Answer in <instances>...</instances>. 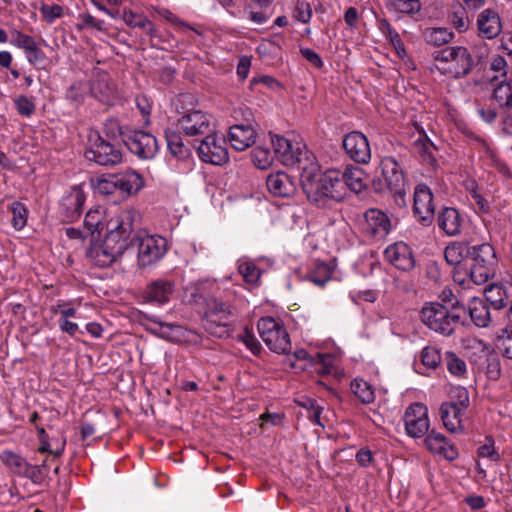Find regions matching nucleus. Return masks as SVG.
<instances>
[{
    "label": "nucleus",
    "instance_id": "09e8293b",
    "mask_svg": "<svg viewBox=\"0 0 512 512\" xmlns=\"http://www.w3.org/2000/svg\"><path fill=\"white\" fill-rule=\"evenodd\" d=\"M495 274V268L471 263L469 277L477 285L486 283Z\"/></svg>",
    "mask_w": 512,
    "mask_h": 512
},
{
    "label": "nucleus",
    "instance_id": "4c0bfd02",
    "mask_svg": "<svg viewBox=\"0 0 512 512\" xmlns=\"http://www.w3.org/2000/svg\"><path fill=\"white\" fill-rule=\"evenodd\" d=\"M104 219V211L98 207L95 209H90L84 219V227L87 233L91 236H94V234H100L104 228V225H106L103 222Z\"/></svg>",
    "mask_w": 512,
    "mask_h": 512
},
{
    "label": "nucleus",
    "instance_id": "f8f14e48",
    "mask_svg": "<svg viewBox=\"0 0 512 512\" xmlns=\"http://www.w3.org/2000/svg\"><path fill=\"white\" fill-rule=\"evenodd\" d=\"M407 434L412 438L423 437L429 430L428 409L422 403H413L407 407L404 417Z\"/></svg>",
    "mask_w": 512,
    "mask_h": 512
},
{
    "label": "nucleus",
    "instance_id": "f03ea898",
    "mask_svg": "<svg viewBox=\"0 0 512 512\" xmlns=\"http://www.w3.org/2000/svg\"><path fill=\"white\" fill-rule=\"evenodd\" d=\"M464 307L452 304V308L439 302H427L420 311L422 323L430 330L443 336H451L461 319Z\"/></svg>",
    "mask_w": 512,
    "mask_h": 512
},
{
    "label": "nucleus",
    "instance_id": "603ef678",
    "mask_svg": "<svg viewBox=\"0 0 512 512\" xmlns=\"http://www.w3.org/2000/svg\"><path fill=\"white\" fill-rule=\"evenodd\" d=\"M12 212V225L16 230H21L27 222V209L21 202H13L10 205Z\"/></svg>",
    "mask_w": 512,
    "mask_h": 512
},
{
    "label": "nucleus",
    "instance_id": "9b49d317",
    "mask_svg": "<svg viewBox=\"0 0 512 512\" xmlns=\"http://www.w3.org/2000/svg\"><path fill=\"white\" fill-rule=\"evenodd\" d=\"M85 158L101 166H114L122 160V152L115 144L97 136L96 140L85 151Z\"/></svg>",
    "mask_w": 512,
    "mask_h": 512
},
{
    "label": "nucleus",
    "instance_id": "c756f323",
    "mask_svg": "<svg viewBox=\"0 0 512 512\" xmlns=\"http://www.w3.org/2000/svg\"><path fill=\"white\" fill-rule=\"evenodd\" d=\"M469 257L472 263L481 266L495 268L497 263L494 248L488 243L471 246Z\"/></svg>",
    "mask_w": 512,
    "mask_h": 512
},
{
    "label": "nucleus",
    "instance_id": "e433bc0d",
    "mask_svg": "<svg viewBox=\"0 0 512 512\" xmlns=\"http://www.w3.org/2000/svg\"><path fill=\"white\" fill-rule=\"evenodd\" d=\"M124 20L128 26L141 29L145 35L151 39L158 37L154 23L151 22L147 17L139 14L129 13L125 14Z\"/></svg>",
    "mask_w": 512,
    "mask_h": 512
},
{
    "label": "nucleus",
    "instance_id": "c9c22d12",
    "mask_svg": "<svg viewBox=\"0 0 512 512\" xmlns=\"http://www.w3.org/2000/svg\"><path fill=\"white\" fill-rule=\"evenodd\" d=\"M224 316V314H221ZM230 317H217L211 314L209 318H203V327L211 335L222 338L229 334L228 325Z\"/></svg>",
    "mask_w": 512,
    "mask_h": 512
},
{
    "label": "nucleus",
    "instance_id": "f704fd0d",
    "mask_svg": "<svg viewBox=\"0 0 512 512\" xmlns=\"http://www.w3.org/2000/svg\"><path fill=\"white\" fill-rule=\"evenodd\" d=\"M237 269L246 284L253 287L259 285L262 271L253 261L241 258L238 260Z\"/></svg>",
    "mask_w": 512,
    "mask_h": 512
},
{
    "label": "nucleus",
    "instance_id": "6e6552de",
    "mask_svg": "<svg viewBox=\"0 0 512 512\" xmlns=\"http://www.w3.org/2000/svg\"><path fill=\"white\" fill-rule=\"evenodd\" d=\"M179 114L177 128L187 136H205L214 129L212 117L201 110L188 109Z\"/></svg>",
    "mask_w": 512,
    "mask_h": 512
},
{
    "label": "nucleus",
    "instance_id": "6ab92c4d",
    "mask_svg": "<svg viewBox=\"0 0 512 512\" xmlns=\"http://www.w3.org/2000/svg\"><path fill=\"white\" fill-rule=\"evenodd\" d=\"M176 289V283L169 278H158L151 281L145 288L143 296L148 302L166 304L170 301Z\"/></svg>",
    "mask_w": 512,
    "mask_h": 512
},
{
    "label": "nucleus",
    "instance_id": "0e129e2a",
    "mask_svg": "<svg viewBox=\"0 0 512 512\" xmlns=\"http://www.w3.org/2000/svg\"><path fill=\"white\" fill-rule=\"evenodd\" d=\"M40 12L49 23L54 22L55 19L60 18L63 15V9L59 5H42L40 7Z\"/></svg>",
    "mask_w": 512,
    "mask_h": 512
},
{
    "label": "nucleus",
    "instance_id": "de8ad7c7",
    "mask_svg": "<svg viewBox=\"0 0 512 512\" xmlns=\"http://www.w3.org/2000/svg\"><path fill=\"white\" fill-rule=\"evenodd\" d=\"M333 358L330 354L315 353L311 358V363L308 369L316 372L319 375H328L332 372Z\"/></svg>",
    "mask_w": 512,
    "mask_h": 512
},
{
    "label": "nucleus",
    "instance_id": "3c124183",
    "mask_svg": "<svg viewBox=\"0 0 512 512\" xmlns=\"http://www.w3.org/2000/svg\"><path fill=\"white\" fill-rule=\"evenodd\" d=\"M222 313L224 314L223 317H230L231 310L227 303L222 302L216 298H210L207 300L206 311L203 318H209L211 314H215L217 317H222Z\"/></svg>",
    "mask_w": 512,
    "mask_h": 512
},
{
    "label": "nucleus",
    "instance_id": "6e6d98bb",
    "mask_svg": "<svg viewBox=\"0 0 512 512\" xmlns=\"http://www.w3.org/2000/svg\"><path fill=\"white\" fill-rule=\"evenodd\" d=\"M441 355L437 348L427 346L421 352V361L423 365L430 369H435L441 363Z\"/></svg>",
    "mask_w": 512,
    "mask_h": 512
},
{
    "label": "nucleus",
    "instance_id": "a211bd4d",
    "mask_svg": "<svg viewBox=\"0 0 512 512\" xmlns=\"http://www.w3.org/2000/svg\"><path fill=\"white\" fill-rule=\"evenodd\" d=\"M384 257L395 268L402 271H410L415 266L412 250L404 242L389 245L384 251Z\"/></svg>",
    "mask_w": 512,
    "mask_h": 512
},
{
    "label": "nucleus",
    "instance_id": "9d476101",
    "mask_svg": "<svg viewBox=\"0 0 512 512\" xmlns=\"http://www.w3.org/2000/svg\"><path fill=\"white\" fill-rule=\"evenodd\" d=\"M198 157L205 163L213 165L225 164L228 159V150L223 137H218L214 130L204 136L197 146Z\"/></svg>",
    "mask_w": 512,
    "mask_h": 512
},
{
    "label": "nucleus",
    "instance_id": "aec40b11",
    "mask_svg": "<svg viewBox=\"0 0 512 512\" xmlns=\"http://www.w3.org/2000/svg\"><path fill=\"white\" fill-rule=\"evenodd\" d=\"M477 29L480 37L494 39L502 31V21L499 13L494 9L482 10L477 17Z\"/></svg>",
    "mask_w": 512,
    "mask_h": 512
},
{
    "label": "nucleus",
    "instance_id": "a19ab883",
    "mask_svg": "<svg viewBox=\"0 0 512 512\" xmlns=\"http://www.w3.org/2000/svg\"><path fill=\"white\" fill-rule=\"evenodd\" d=\"M485 299L496 310L506 306L507 293L500 284H491L485 289Z\"/></svg>",
    "mask_w": 512,
    "mask_h": 512
},
{
    "label": "nucleus",
    "instance_id": "1a4fd4ad",
    "mask_svg": "<svg viewBox=\"0 0 512 512\" xmlns=\"http://www.w3.org/2000/svg\"><path fill=\"white\" fill-rule=\"evenodd\" d=\"M126 248L123 242H117L114 238L105 236L101 242H94L87 250V258L99 267H108L118 257L122 256Z\"/></svg>",
    "mask_w": 512,
    "mask_h": 512
},
{
    "label": "nucleus",
    "instance_id": "bf43d9fd",
    "mask_svg": "<svg viewBox=\"0 0 512 512\" xmlns=\"http://www.w3.org/2000/svg\"><path fill=\"white\" fill-rule=\"evenodd\" d=\"M35 42L33 37L23 34L20 31L14 30L11 32L10 43L15 47L23 49L25 52L30 49Z\"/></svg>",
    "mask_w": 512,
    "mask_h": 512
},
{
    "label": "nucleus",
    "instance_id": "37998d69",
    "mask_svg": "<svg viewBox=\"0 0 512 512\" xmlns=\"http://www.w3.org/2000/svg\"><path fill=\"white\" fill-rule=\"evenodd\" d=\"M351 390L363 404H370L375 400L374 389L363 379H354L351 382Z\"/></svg>",
    "mask_w": 512,
    "mask_h": 512
},
{
    "label": "nucleus",
    "instance_id": "7c9ffc66",
    "mask_svg": "<svg viewBox=\"0 0 512 512\" xmlns=\"http://www.w3.org/2000/svg\"><path fill=\"white\" fill-rule=\"evenodd\" d=\"M342 188L346 185L350 190L359 193L367 185V176L360 167H349L342 173Z\"/></svg>",
    "mask_w": 512,
    "mask_h": 512
},
{
    "label": "nucleus",
    "instance_id": "2eb2a0df",
    "mask_svg": "<svg viewBox=\"0 0 512 512\" xmlns=\"http://www.w3.org/2000/svg\"><path fill=\"white\" fill-rule=\"evenodd\" d=\"M345 153L355 162L366 164L371 159V148L367 137L359 132L352 131L346 134L342 141Z\"/></svg>",
    "mask_w": 512,
    "mask_h": 512
},
{
    "label": "nucleus",
    "instance_id": "58836bf2",
    "mask_svg": "<svg viewBox=\"0 0 512 512\" xmlns=\"http://www.w3.org/2000/svg\"><path fill=\"white\" fill-rule=\"evenodd\" d=\"M471 246L462 243H452L444 250V257L449 265L460 264L465 257H469Z\"/></svg>",
    "mask_w": 512,
    "mask_h": 512
},
{
    "label": "nucleus",
    "instance_id": "49530a36",
    "mask_svg": "<svg viewBox=\"0 0 512 512\" xmlns=\"http://www.w3.org/2000/svg\"><path fill=\"white\" fill-rule=\"evenodd\" d=\"M445 363L449 373L458 378H466L467 366L463 359L458 357L454 352L445 353Z\"/></svg>",
    "mask_w": 512,
    "mask_h": 512
},
{
    "label": "nucleus",
    "instance_id": "2f4dec72",
    "mask_svg": "<svg viewBox=\"0 0 512 512\" xmlns=\"http://www.w3.org/2000/svg\"><path fill=\"white\" fill-rule=\"evenodd\" d=\"M0 461L13 474L23 477L28 468V461L18 453L11 450H4L0 454Z\"/></svg>",
    "mask_w": 512,
    "mask_h": 512
},
{
    "label": "nucleus",
    "instance_id": "a878e982",
    "mask_svg": "<svg viewBox=\"0 0 512 512\" xmlns=\"http://www.w3.org/2000/svg\"><path fill=\"white\" fill-rule=\"evenodd\" d=\"M116 176L119 196L121 197H127L137 193L144 185L142 176L134 170H127L123 173L116 174Z\"/></svg>",
    "mask_w": 512,
    "mask_h": 512
},
{
    "label": "nucleus",
    "instance_id": "864d4df0",
    "mask_svg": "<svg viewBox=\"0 0 512 512\" xmlns=\"http://www.w3.org/2000/svg\"><path fill=\"white\" fill-rule=\"evenodd\" d=\"M251 158L259 169H267L273 161L270 151L263 147H255L251 152Z\"/></svg>",
    "mask_w": 512,
    "mask_h": 512
},
{
    "label": "nucleus",
    "instance_id": "8fccbe9b",
    "mask_svg": "<svg viewBox=\"0 0 512 512\" xmlns=\"http://www.w3.org/2000/svg\"><path fill=\"white\" fill-rule=\"evenodd\" d=\"M449 21L459 32H465L470 25L468 14L464 7L456 6L449 15Z\"/></svg>",
    "mask_w": 512,
    "mask_h": 512
},
{
    "label": "nucleus",
    "instance_id": "423d86ee",
    "mask_svg": "<svg viewBox=\"0 0 512 512\" xmlns=\"http://www.w3.org/2000/svg\"><path fill=\"white\" fill-rule=\"evenodd\" d=\"M257 329L263 342L276 353H287L291 348L288 332L279 319L262 317L258 320Z\"/></svg>",
    "mask_w": 512,
    "mask_h": 512
},
{
    "label": "nucleus",
    "instance_id": "e2e57ef3",
    "mask_svg": "<svg viewBox=\"0 0 512 512\" xmlns=\"http://www.w3.org/2000/svg\"><path fill=\"white\" fill-rule=\"evenodd\" d=\"M15 106L18 113L25 117L31 116L35 111L34 103L25 96H20L16 99Z\"/></svg>",
    "mask_w": 512,
    "mask_h": 512
},
{
    "label": "nucleus",
    "instance_id": "bb28decb",
    "mask_svg": "<svg viewBox=\"0 0 512 512\" xmlns=\"http://www.w3.org/2000/svg\"><path fill=\"white\" fill-rule=\"evenodd\" d=\"M464 412V410L456 407L455 401L443 403L440 407V415L444 427L452 433L462 430Z\"/></svg>",
    "mask_w": 512,
    "mask_h": 512
},
{
    "label": "nucleus",
    "instance_id": "680f3d73",
    "mask_svg": "<svg viewBox=\"0 0 512 512\" xmlns=\"http://www.w3.org/2000/svg\"><path fill=\"white\" fill-rule=\"evenodd\" d=\"M497 347L506 358L512 359V333L507 329H503L502 334L497 337Z\"/></svg>",
    "mask_w": 512,
    "mask_h": 512
},
{
    "label": "nucleus",
    "instance_id": "39448f33",
    "mask_svg": "<svg viewBox=\"0 0 512 512\" xmlns=\"http://www.w3.org/2000/svg\"><path fill=\"white\" fill-rule=\"evenodd\" d=\"M141 221V214L134 208H127L120 211L116 216L110 218L106 223L107 236L114 238L117 242H123L127 249L134 243L133 237L137 234Z\"/></svg>",
    "mask_w": 512,
    "mask_h": 512
},
{
    "label": "nucleus",
    "instance_id": "cd10ccee",
    "mask_svg": "<svg viewBox=\"0 0 512 512\" xmlns=\"http://www.w3.org/2000/svg\"><path fill=\"white\" fill-rule=\"evenodd\" d=\"M472 348L477 350L481 355L479 356V362L481 365L484 364L481 360L484 359L487 362V374L490 378L496 379L500 375V363L498 359L493 355V349L488 343L475 339L473 341Z\"/></svg>",
    "mask_w": 512,
    "mask_h": 512
},
{
    "label": "nucleus",
    "instance_id": "4be33fe9",
    "mask_svg": "<svg viewBox=\"0 0 512 512\" xmlns=\"http://www.w3.org/2000/svg\"><path fill=\"white\" fill-rule=\"evenodd\" d=\"M266 185L271 194L277 197H290L296 192V183L287 173L278 171L267 177Z\"/></svg>",
    "mask_w": 512,
    "mask_h": 512
},
{
    "label": "nucleus",
    "instance_id": "774afa93",
    "mask_svg": "<svg viewBox=\"0 0 512 512\" xmlns=\"http://www.w3.org/2000/svg\"><path fill=\"white\" fill-rule=\"evenodd\" d=\"M26 57L31 65H38L45 60L44 52L39 48L37 42H35L30 49L26 52Z\"/></svg>",
    "mask_w": 512,
    "mask_h": 512
},
{
    "label": "nucleus",
    "instance_id": "393cba45",
    "mask_svg": "<svg viewBox=\"0 0 512 512\" xmlns=\"http://www.w3.org/2000/svg\"><path fill=\"white\" fill-rule=\"evenodd\" d=\"M88 88L91 95L103 103L110 102L115 93L114 85L106 73H98Z\"/></svg>",
    "mask_w": 512,
    "mask_h": 512
},
{
    "label": "nucleus",
    "instance_id": "338daca9",
    "mask_svg": "<svg viewBox=\"0 0 512 512\" xmlns=\"http://www.w3.org/2000/svg\"><path fill=\"white\" fill-rule=\"evenodd\" d=\"M452 397L456 399V407H458L461 410H466L469 406V393L466 388L464 387H457L453 391Z\"/></svg>",
    "mask_w": 512,
    "mask_h": 512
},
{
    "label": "nucleus",
    "instance_id": "473e14b6",
    "mask_svg": "<svg viewBox=\"0 0 512 512\" xmlns=\"http://www.w3.org/2000/svg\"><path fill=\"white\" fill-rule=\"evenodd\" d=\"M492 96L500 108L512 109V71L506 80L494 86Z\"/></svg>",
    "mask_w": 512,
    "mask_h": 512
},
{
    "label": "nucleus",
    "instance_id": "052dcab7",
    "mask_svg": "<svg viewBox=\"0 0 512 512\" xmlns=\"http://www.w3.org/2000/svg\"><path fill=\"white\" fill-rule=\"evenodd\" d=\"M89 91L88 84L84 82L73 83L67 90L66 96L69 100L81 102Z\"/></svg>",
    "mask_w": 512,
    "mask_h": 512
},
{
    "label": "nucleus",
    "instance_id": "a18cd8bd",
    "mask_svg": "<svg viewBox=\"0 0 512 512\" xmlns=\"http://www.w3.org/2000/svg\"><path fill=\"white\" fill-rule=\"evenodd\" d=\"M167 147L171 154L178 158H185L189 155V148L183 143L181 136L171 130L166 131Z\"/></svg>",
    "mask_w": 512,
    "mask_h": 512
},
{
    "label": "nucleus",
    "instance_id": "20e7f679",
    "mask_svg": "<svg viewBox=\"0 0 512 512\" xmlns=\"http://www.w3.org/2000/svg\"><path fill=\"white\" fill-rule=\"evenodd\" d=\"M381 177L373 182L374 189L378 192L389 191L399 206H405L407 182L401 165L394 157L388 156L381 160Z\"/></svg>",
    "mask_w": 512,
    "mask_h": 512
},
{
    "label": "nucleus",
    "instance_id": "4d7b16f0",
    "mask_svg": "<svg viewBox=\"0 0 512 512\" xmlns=\"http://www.w3.org/2000/svg\"><path fill=\"white\" fill-rule=\"evenodd\" d=\"M312 15L310 3L305 0H298L293 12L294 18L303 24H307L310 22Z\"/></svg>",
    "mask_w": 512,
    "mask_h": 512
},
{
    "label": "nucleus",
    "instance_id": "0eeeda50",
    "mask_svg": "<svg viewBox=\"0 0 512 512\" xmlns=\"http://www.w3.org/2000/svg\"><path fill=\"white\" fill-rule=\"evenodd\" d=\"M138 245V265L148 267L161 260L167 252L168 246L165 238L158 235H150L145 231H138L133 237Z\"/></svg>",
    "mask_w": 512,
    "mask_h": 512
},
{
    "label": "nucleus",
    "instance_id": "7ed1b4c3",
    "mask_svg": "<svg viewBox=\"0 0 512 512\" xmlns=\"http://www.w3.org/2000/svg\"><path fill=\"white\" fill-rule=\"evenodd\" d=\"M435 60L433 70L453 79L468 75L473 68L474 61L464 46H448L433 53Z\"/></svg>",
    "mask_w": 512,
    "mask_h": 512
},
{
    "label": "nucleus",
    "instance_id": "72a5a7b5",
    "mask_svg": "<svg viewBox=\"0 0 512 512\" xmlns=\"http://www.w3.org/2000/svg\"><path fill=\"white\" fill-rule=\"evenodd\" d=\"M424 41L432 46H442L452 41L454 33L446 27H428L423 33Z\"/></svg>",
    "mask_w": 512,
    "mask_h": 512
},
{
    "label": "nucleus",
    "instance_id": "79ce46f5",
    "mask_svg": "<svg viewBox=\"0 0 512 512\" xmlns=\"http://www.w3.org/2000/svg\"><path fill=\"white\" fill-rule=\"evenodd\" d=\"M333 270L326 263H316L314 268L308 273V280L318 287H324L330 281Z\"/></svg>",
    "mask_w": 512,
    "mask_h": 512
},
{
    "label": "nucleus",
    "instance_id": "412c9836",
    "mask_svg": "<svg viewBox=\"0 0 512 512\" xmlns=\"http://www.w3.org/2000/svg\"><path fill=\"white\" fill-rule=\"evenodd\" d=\"M228 139L232 148L244 151L254 144L256 133L249 123L235 124L229 129Z\"/></svg>",
    "mask_w": 512,
    "mask_h": 512
},
{
    "label": "nucleus",
    "instance_id": "f3484780",
    "mask_svg": "<svg viewBox=\"0 0 512 512\" xmlns=\"http://www.w3.org/2000/svg\"><path fill=\"white\" fill-rule=\"evenodd\" d=\"M86 201V194L80 185H75L62 197L60 213L67 221H74L82 213Z\"/></svg>",
    "mask_w": 512,
    "mask_h": 512
},
{
    "label": "nucleus",
    "instance_id": "ea45409f",
    "mask_svg": "<svg viewBox=\"0 0 512 512\" xmlns=\"http://www.w3.org/2000/svg\"><path fill=\"white\" fill-rule=\"evenodd\" d=\"M158 324L157 334L172 342H181L186 338V329L180 325L171 323L156 322Z\"/></svg>",
    "mask_w": 512,
    "mask_h": 512
},
{
    "label": "nucleus",
    "instance_id": "13d9d810",
    "mask_svg": "<svg viewBox=\"0 0 512 512\" xmlns=\"http://www.w3.org/2000/svg\"><path fill=\"white\" fill-rule=\"evenodd\" d=\"M494 440L490 437H486L485 443L478 448V456L480 458H487L492 462L500 460V454L494 447Z\"/></svg>",
    "mask_w": 512,
    "mask_h": 512
},
{
    "label": "nucleus",
    "instance_id": "5fc2aeb1",
    "mask_svg": "<svg viewBox=\"0 0 512 512\" xmlns=\"http://www.w3.org/2000/svg\"><path fill=\"white\" fill-rule=\"evenodd\" d=\"M392 10L402 14H414L420 10L419 0H391Z\"/></svg>",
    "mask_w": 512,
    "mask_h": 512
},
{
    "label": "nucleus",
    "instance_id": "4468645a",
    "mask_svg": "<svg viewBox=\"0 0 512 512\" xmlns=\"http://www.w3.org/2000/svg\"><path fill=\"white\" fill-rule=\"evenodd\" d=\"M413 212L423 226H430L434 220L433 194L426 184H418L414 189Z\"/></svg>",
    "mask_w": 512,
    "mask_h": 512
},
{
    "label": "nucleus",
    "instance_id": "c03bdc74",
    "mask_svg": "<svg viewBox=\"0 0 512 512\" xmlns=\"http://www.w3.org/2000/svg\"><path fill=\"white\" fill-rule=\"evenodd\" d=\"M93 187L95 191L101 195H119L116 174L102 175L101 177L97 178Z\"/></svg>",
    "mask_w": 512,
    "mask_h": 512
},
{
    "label": "nucleus",
    "instance_id": "c85d7f7f",
    "mask_svg": "<svg viewBox=\"0 0 512 512\" xmlns=\"http://www.w3.org/2000/svg\"><path fill=\"white\" fill-rule=\"evenodd\" d=\"M468 311L471 321L478 327L485 328L491 322L487 304L480 298L474 297L469 301Z\"/></svg>",
    "mask_w": 512,
    "mask_h": 512
},
{
    "label": "nucleus",
    "instance_id": "ddd939ff",
    "mask_svg": "<svg viewBox=\"0 0 512 512\" xmlns=\"http://www.w3.org/2000/svg\"><path fill=\"white\" fill-rule=\"evenodd\" d=\"M127 148L141 159H152L158 152L157 139L149 132L131 131L125 136Z\"/></svg>",
    "mask_w": 512,
    "mask_h": 512
},
{
    "label": "nucleus",
    "instance_id": "f257e3e1",
    "mask_svg": "<svg viewBox=\"0 0 512 512\" xmlns=\"http://www.w3.org/2000/svg\"><path fill=\"white\" fill-rule=\"evenodd\" d=\"M271 143L280 162L300 173V183L309 201L324 205L326 199L341 200V171L330 169L319 175L316 158L302 141H290L282 136L272 135Z\"/></svg>",
    "mask_w": 512,
    "mask_h": 512
},
{
    "label": "nucleus",
    "instance_id": "dca6fc26",
    "mask_svg": "<svg viewBox=\"0 0 512 512\" xmlns=\"http://www.w3.org/2000/svg\"><path fill=\"white\" fill-rule=\"evenodd\" d=\"M392 228L389 216L380 209L370 208L364 213L363 230L375 239H383Z\"/></svg>",
    "mask_w": 512,
    "mask_h": 512
},
{
    "label": "nucleus",
    "instance_id": "5701e85b",
    "mask_svg": "<svg viewBox=\"0 0 512 512\" xmlns=\"http://www.w3.org/2000/svg\"><path fill=\"white\" fill-rule=\"evenodd\" d=\"M424 443L431 452L442 455L448 460H454L458 456L457 449L441 433L431 431L424 439Z\"/></svg>",
    "mask_w": 512,
    "mask_h": 512
},
{
    "label": "nucleus",
    "instance_id": "b1692460",
    "mask_svg": "<svg viewBox=\"0 0 512 512\" xmlns=\"http://www.w3.org/2000/svg\"><path fill=\"white\" fill-rule=\"evenodd\" d=\"M438 227L448 236H456L461 231L462 218L455 208H443L437 217Z\"/></svg>",
    "mask_w": 512,
    "mask_h": 512
},
{
    "label": "nucleus",
    "instance_id": "69168bd1",
    "mask_svg": "<svg viewBox=\"0 0 512 512\" xmlns=\"http://www.w3.org/2000/svg\"><path fill=\"white\" fill-rule=\"evenodd\" d=\"M244 345L254 354L257 355L261 351V344L256 337L248 330L245 329L243 334L240 336Z\"/></svg>",
    "mask_w": 512,
    "mask_h": 512
}]
</instances>
